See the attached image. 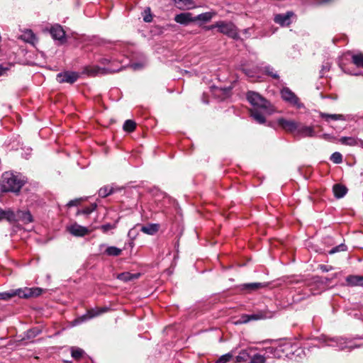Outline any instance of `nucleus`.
<instances>
[{
  "mask_svg": "<svg viewBox=\"0 0 363 363\" xmlns=\"http://www.w3.org/2000/svg\"><path fill=\"white\" fill-rule=\"evenodd\" d=\"M26 183V180L20 175L6 172L1 177L0 186L3 192H12L15 194H18Z\"/></svg>",
  "mask_w": 363,
  "mask_h": 363,
  "instance_id": "1",
  "label": "nucleus"
},
{
  "mask_svg": "<svg viewBox=\"0 0 363 363\" xmlns=\"http://www.w3.org/2000/svg\"><path fill=\"white\" fill-rule=\"evenodd\" d=\"M250 357V355L247 350H242L239 354L236 357L237 362H245Z\"/></svg>",
  "mask_w": 363,
  "mask_h": 363,
  "instance_id": "35",
  "label": "nucleus"
},
{
  "mask_svg": "<svg viewBox=\"0 0 363 363\" xmlns=\"http://www.w3.org/2000/svg\"><path fill=\"white\" fill-rule=\"evenodd\" d=\"M233 355L230 353H227L225 354L222 355L220 357L218 360L216 362V363H227L230 362V360L232 359Z\"/></svg>",
  "mask_w": 363,
  "mask_h": 363,
  "instance_id": "40",
  "label": "nucleus"
},
{
  "mask_svg": "<svg viewBox=\"0 0 363 363\" xmlns=\"http://www.w3.org/2000/svg\"><path fill=\"white\" fill-rule=\"evenodd\" d=\"M50 34L54 39L59 40L63 39L65 35V31L63 30L62 28L59 25H56L51 28Z\"/></svg>",
  "mask_w": 363,
  "mask_h": 363,
  "instance_id": "16",
  "label": "nucleus"
},
{
  "mask_svg": "<svg viewBox=\"0 0 363 363\" xmlns=\"http://www.w3.org/2000/svg\"><path fill=\"white\" fill-rule=\"evenodd\" d=\"M71 352L72 357L75 359H79L85 354L84 351L79 347H72Z\"/></svg>",
  "mask_w": 363,
  "mask_h": 363,
  "instance_id": "33",
  "label": "nucleus"
},
{
  "mask_svg": "<svg viewBox=\"0 0 363 363\" xmlns=\"http://www.w3.org/2000/svg\"><path fill=\"white\" fill-rule=\"evenodd\" d=\"M347 191V189L346 186L342 185V184H335L333 186V193L336 198H342Z\"/></svg>",
  "mask_w": 363,
  "mask_h": 363,
  "instance_id": "22",
  "label": "nucleus"
},
{
  "mask_svg": "<svg viewBox=\"0 0 363 363\" xmlns=\"http://www.w3.org/2000/svg\"><path fill=\"white\" fill-rule=\"evenodd\" d=\"M140 274H130V272H123L118 275V279L123 281H129L135 279H138Z\"/></svg>",
  "mask_w": 363,
  "mask_h": 363,
  "instance_id": "24",
  "label": "nucleus"
},
{
  "mask_svg": "<svg viewBox=\"0 0 363 363\" xmlns=\"http://www.w3.org/2000/svg\"><path fill=\"white\" fill-rule=\"evenodd\" d=\"M320 138L324 139V140H325L333 142V143L337 140V139H336V138L335 136L331 135L328 134V133L323 134L320 136Z\"/></svg>",
  "mask_w": 363,
  "mask_h": 363,
  "instance_id": "45",
  "label": "nucleus"
},
{
  "mask_svg": "<svg viewBox=\"0 0 363 363\" xmlns=\"http://www.w3.org/2000/svg\"><path fill=\"white\" fill-rule=\"evenodd\" d=\"M339 141L345 145L355 146L359 145V139L352 137H342Z\"/></svg>",
  "mask_w": 363,
  "mask_h": 363,
  "instance_id": "25",
  "label": "nucleus"
},
{
  "mask_svg": "<svg viewBox=\"0 0 363 363\" xmlns=\"http://www.w3.org/2000/svg\"><path fill=\"white\" fill-rule=\"evenodd\" d=\"M318 267L322 272H329L333 269V267L327 266L325 264H320Z\"/></svg>",
  "mask_w": 363,
  "mask_h": 363,
  "instance_id": "48",
  "label": "nucleus"
},
{
  "mask_svg": "<svg viewBox=\"0 0 363 363\" xmlns=\"http://www.w3.org/2000/svg\"><path fill=\"white\" fill-rule=\"evenodd\" d=\"M108 308H96V309H91L87 311V313L82 316V318L84 320L92 318L94 317L98 316L103 313H105L108 311Z\"/></svg>",
  "mask_w": 363,
  "mask_h": 363,
  "instance_id": "20",
  "label": "nucleus"
},
{
  "mask_svg": "<svg viewBox=\"0 0 363 363\" xmlns=\"http://www.w3.org/2000/svg\"><path fill=\"white\" fill-rule=\"evenodd\" d=\"M275 312L272 311L267 308L264 310L257 311L253 314H248L250 321L269 319L274 317Z\"/></svg>",
  "mask_w": 363,
  "mask_h": 363,
  "instance_id": "8",
  "label": "nucleus"
},
{
  "mask_svg": "<svg viewBox=\"0 0 363 363\" xmlns=\"http://www.w3.org/2000/svg\"><path fill=\"white\" fill-rule=\"evenodd\" d=\"M21 221L24 224H27L33 221V216L29 211L18 210L14 212L13 222Z\"/></svg>",
  "mask_w": 363,
  "mask_h": 363,
  "instance_id": "9",
  "label": "nucleus"
},
{
  "mask_svg": "<svg viewBox=\"0 0 363 363\" xmlns=\"http://www.w3.org/2000/svg\"><path fill=\"white\" fill-rule=\"evenodd\" d=\"M335 345H336V346H337V347H339V345H338V343H337V344H336ZM340 347L341 349H342V348H343L342 347H340Z\"/></svg>",
  "mask_w": 363,
  "mask_h": 363,
  "instance_id": "56",
  "label": "nucleus"
},
{
  "mask_svg": "<svg viewBox=\"0 0 363 363\" xmlns=\"http://www.w3.org/2000/svg\"><path fill=\"white\" fill-rule=\"evenodd\" d=\"M329 345H330V346H335V345H333V344H329Z\"/></svg>",
  "mask_w": 363,
  "mask_h": 363,
  "instance_id": "57",
  "label": "nucleus"
},
{
  "mask_svg": "<svg viewBox=\"0 0 363 363\" xmlns=\"http://www.w3.org/2000/svg\"><path fill=\"white\" fill-rule=\"evenodd\" d=\"M352 62L359 67H363V53H358L352 56Z\"/></svg>",
  "mask_w": 363,
  "mask_h": 363,
  "instance_id": "30",
  "label": "nucleus"
},
{
  "mask_svg": "<svg viewBox=\"0 0 363 363\" xmlns=\"http://www.w3.org/2000/svg\"><path fill=\"white\" fill-rule=\"evenodd\" d=\"M67 231L72 235L77 237H83L89 233L87 228L82 226L77 223H74L70 226H68Z\"/></svg>",
  "mask_w": 363,
  "mask_h": 363,
  "instance_id": "12",
  "label": "nucleus"
},
{
  "mask_svg": "<svg viewBox=\"0 0 363 363\" xmlns=\"http://www.w3.org/2000/svg\"><path fill=\"white\" fill-rule=\"evenodd\" d=\"M216 26L220 33L226 35L232 38H238V33L236 26L231 22L218 21Z\"/></svg>",
  "mask_w": 363,
  "mask_h": 363,
  "instance_id": "3",
  "label": "nucleus"
},
{
  "mask_svg": "<svg viewBox=\"0 0 363 363\" xmlns=\"http://www.w3.org/2000/svg\"><path fill=\"white\" fill-rule=\"evenodd\" d=\"M347 285L351 286H363V276L350 275L346 277Z\"/></svg>",
  "mask_w": 363,
  "mask_h": 363,
  "instance_id": "15",
  "label": "nucleus"
},
{
  "mask_svg": "<svg viewBox=\"0 0 363 363\" xmlns=\"http://www.w3.org/2000/svg\"><path fill=\"white\" fill-rule=\"evenodd\" d=\"M242 71L245 72V74L249 77H252V74H250V72L246 70L245 69H242Z\"/></svg>",
  "mask_w": 363,
  "mask_h": 363,
  "instance_id": "52",
  "label": "nucleus"
},
{
  "mask_svg": "<svg viewBox=\"0 0 363 363\" xmlns=\"http://www.w3.org/2000/svg\"><path fill=\"white\" fill-rule=\"evenodd\" d=\"M250 321L248 314H242L240 319L236 322V324H245Z\"/></svg>",
  "mask_w": 363,
  "mask_h": 363,
  "instance_id": "43",
  "label": "nucleus"
},
{
  "mask_svg": "<svg viewBox=\"0 0 363 363\" xmlns=\"http://www.w3.org/2000/svg\"><path fill=\"white\" fill-rule=\"evenodd\" d=\"M320 117L324 118L326 121H329L330 119L332 120H344V116L342 114H328L325 113H320Z\"/></svg>",
  "mask_w": 363,
  "mask_h": 363,
  "instance_id": "29",
  "label": "nucleus"
},
{
  "mask_svg": "<svg viewBox=\"0 0 363 363\" xmlns=\"http://www.w3.org/2000/svg\"><path fill=\"white\" fill-rule=\"evenodd\" d=\"M20 289H11L7 291H0V300L9 301L14 296H18Z\"/></svg>",
  "mask_w": 363,
  "mask_h": 363,
  "instance_id": "21",
  "label": "nucleus"
},
{
  "mask_svg": "<svg viewBox=\"0 0 363 363\" xmlns=\"http://www.w3.org/2000/svg\"><path fill=\"white\" fill-rule=\"evenodd\" d=\"M114 72L113 70H111L107 68L100 67L99 66H88L84 69L83 73L86 74L90 77H94L98 74H107Z\"/></svg>",
  "mask_w": 363,
  "mask_h": 363,
  "instance_id": "6",
  "label": "nucleus"
},
{
  "mask_svg": "<svg viewBox=\"0 0 363 363\" xmlns=\"http://www.w3.org/2000/svg\"><path fill=\"white\" fill-rule=\"evenodd\" d=\"M278 124L286 131L293 133L295 135L298 124L294 121L280 118Z\"/></svg>",
  "mask_w": 363,
  "mask_h": 363,
  "instance_id": "11",
  "label": "nucleus"
},
{
  "mask_svg": "<svg viewBox=\"0 0 363 363\" xmlns=\"http://www.w3.org/2000/svg\"><path fill=\"white\" fill-rule=\"evenodd\" d=\"M138 67V65L135 64L133 65L134 69H135Z\"/></svg>",
  "mask_w": 363,
  "mask_h": 363,
  "instance_id": "55",
  "label": "nucleus"
},
{
  "mask_svg": "<svg viewBox=\"0 0 363 363\" xmlns=\"http://www.w3.org/2000/svg\"><path fill=\"white\" fill-rule=\"evenodd\" d=\"M114 192V189L113 186H105L104 187H101L99 191V196L102 198H105L108 196V195L113 194Z\"/></svg>",
  "mask_w": 363,
  "mask_h": 363,
  "instance_id": "27",
  "label": "nucleus"
},
{
  "mask_svg": "<svg viewBox=\"0 0 363 363\" xmlns=\"http://www.w3.org/2000/svg\"><path fill=\"white\" fill-rule=\"evenodd\" d=\"M175 4L181 5L180 9H191L194 7L193 0H172Z\"/></svg>",
  "mask_w": 363,
  "mask_h": 363,
  "instance_id": "26",
  "label": "nucleus"
},
{
  "mask_svg": "<svg viewBox=\"0 0 363 363\" xmlns=\"http://www.w3.org/2000/svg\"><path fill=\"white\" fill-rule=\"evenodd\" d=\"M266 286H267V284L255 282V283L245 284L242 285L241 289L242 290H246L248 291H257L259 289L264 288Z\"/></svg>",
  "mask_w": 363,
  "mask_h": 363,
  "instance_id": "18",
  "label": "nucleus"
},
{
  "mask_svg": "<svg viewBox=\"0 0 363 363\" xmlns=\"http://www.w3.org/2000/svg\"><path fill=\"white\" fill-rule=\"evenodd\" d=\"M100 62L101 64L106 65L109 62V60L108 59L104 58Z\"/></svg>",
  "mask_w": 363,
  "mask_h": 363,
  "instance_id": "51",
  "label": "nucleus"
},
{
  "mask_svg": "<svg viewBox=\"0 0 363 363\" xmlns=\"http://www.w3.org/2000/svg\"><path fill=\"white\" fill-rule=\"evenodd\" d=\"M148 12H150V9H148ZM145 15L143 16L144 21L147 23L151 22L152 20V15L150 13H147V11H145Z\"/></svg>",
  "mask_w": 363,
  "mask_h": 363,
  "instance_id": "47",
  "label": "nucleus"
},
{
  "mask_svg": "<svg viewBox=\"0 0 363 363\" xmlns=\"http://www.w3.org/2000/svg\"><path fill=\"white\" fill-rule=\"evenodd\" d=\"M332 0H320V3H328L331 1Z\"/></svg>",
  "mask_w": 363,
  "mask_h": 363,
  "instance_id": "53",
  "label": "nucleus"
},
{
  "mask_svg": "<svg viewBox=\"0 0 363 363\" xmlns=\"http://www.w3.org/2000/svg\"><path fill=\"white\" fill-rule=\"evenodd\" d=\"M80 202H81V199L71 200L68 202L67 206L68 207L76 206L79 205L80 203Z\"/></svg>",
  "mask_w": 363,
  "mask_h": 363,
  "instance_id": "46",
  "label": "nucleus"
},
{
  "mask_svg": "<svg viewBox=\"0 0 363 363\" xmlns=\"http://www.w3.org/2000/svg\"><path fill=\"white\" fill-rule=\"evenodd\" d=\"M293 16L294 13L292 11H288L286 13L277 14L274 16V21L281 26H289L291 23V17Z\"/></svg>",
  "mask_w": 363,
  "mask_h": 363,
  "instance_id": "13",
  "label": "nucleus"
},
{
  "mask_svg": "<svg viewBox=\"0 0 363 363\" xmlns=\"http://www.w3.org/2000/svg\"><path fill=\"white\" fill-rule=\"evenodd\" d=\"M116 228L115 225L111 223H106L102 225L99 228L102 230L104 233H107L108 230L114 229Z\"/></svg>",
  "mask_w": 363,
  "mask_h": 363,
  "instance_id": "44",
  "label": "nucleus"
},
{
  "mask_svg": "<svg viewBox=\"0 0 363 363\" xmlns=\"http://www.w3.org/2000/svg\"><path fill=\"white\" fill-rule=\"evenodd\" d=\"M19 298H28L31 297H38L42 294L43 289L39 287L19 289Z\"/></svg>",
  "mask_w": 363,
  "mask_h": 363,
  "instance_id": "7",
  "label": "nucleus"
},
{
  "mask_svg": "<svg viewBox=\"0 0 363 363\" xmlns=\"http://www.w3.org/2000/svg\"><path fill=\"white\" fill-rule=\"evenodd\" d=\"M6 220L9 223H13L14 220V211L11 208L3 209L0 208V221Z\"/></svg>",
  "mask_w": 363,
  "mask_h": 363,
  "instance_id": "17",
  "label": "nucleus"
},
{
  "mask_svg": "<svg viewBox=\"0 0 363 363\" xmlns=\"http://www.w3.org/2000/svg\"><path fill=\"white\" fill-rule=\"evenodd\" d=\"M79 78V74L74 72H64L57 74L56 79L59 83H74Z\"/></svg>",
  "mask_w": 363,
  "mask_h": 363,
  "instance_id": "5",
  "label": "nucleus"
},
{
  "mask_svg": "<svg viewBox=\"0 0 363 363\" xmlns=\"http://www.w3.org/2000/svg\"><path fill=\"white\" fill-rule=\"evenodd\" d=\"M213 15L212 13L206 12L194 17V21H201L203 22H208L211 21V19L213 18Z\"/></svg>",
  "mask_w": 363,
  "mask_h": 363,
  "instance_id": "28",
  "label": "nucleus"
},
{
  "mask_svg": "<svg viewBox=\"0 0 363 363\" xmlns=\"http://www.w3.org/2000/svg\"><path fill=\"white\" fill-rule=\"evenodd\" d=\"M247 99L255 108H260L265 114L271 115L275 111L274 106L257 92L249 91Z\"/></svg>",
  "mask_w": 363,
  "mask_h": 363,
  "instance_id": "2",
  "label": "nucleus"
},
{
  "mask_svg": "<svg viewBox=\"0 0 363 363\" xmlns=\"http://www.w3.org/2000/svg\"><path fill=\"white\" fill-rule=\"evenodd\" d=\"M215 28H217L216 26V23L215 24H213L211 26H206L203 27V28L206 30H212Z\"/></svg>",
  "mask_w": 363,
  "mask_h": 363,
  "instance_id": "49",
  "label": "nucleus"
},
{
  "mask_svg": "<svg viewBox=\"0 0 363 363\" xmlns=\"http://www.w3.org/2000/svg\"><path fill=\"white\" fill-rule=\"evenodd\" d=\"M159 230L158 224H148L141 227V231L147 235H154Z\"/></svg>",
  "mask_w": 363,
  "mask_h": 363,
  "instance_id": "23",
  "label": "nucleus"
},
{
  "mask_svg": "<svg viewBox=\"0 0 363 363\" xmlns=\"http://www.w3.org/2000/svg\"><path fill=\"white\" fill-rule=\"evenodd\" d=\"M7 70V68L3 67L2 65H0V76L4 74Z\"/></svg>",
  "mask_w": 363,
  "mask_h": 363,
  "instance_id": "50",
  "label": "nucleus"
},
{
  "mask_svg": "<svg viewBox=\"0 0 363 363\" xmlns=\"http://www.w3.org/2000/svg\"><path fill=\"white\" fill-rule=\"evenodd\" d=\"M266 361L265 357L259 354H254L250 359V363H264Z\"/></svg>",
  "mask_w": 363,
  "mask_h": 363,
  "instance_id": "36",
  "label": "nucleus"
},
{
  "mask_svg": "<svg viewBox=\"0 0 363 363\" xmlns=\"http://www.w3.org/2000/svg\"><path fill=\"white\" fill-rule=\"evenodd\" d=\"M174 21L182 25H187L190 22H194V17L191 13H182L174 17Z\"/></svg>",
  "mask_w": 363,
  "mask_h": 363,
  "instance_id": "14",
  "label": "nucleus"
},
{
  "mask_svg": "<svg viewBox=\"0 0 363 363\" xmlns=\"http://www.w3.org/2000/svg\"><path fill=\"white\" fill-rule=\"evenodd\" d=\"M23 40L33 43L34 40H35V36L31 30H28L24 34Z\"/></svg>",
  "mask_w": 363,
  "mask_h": 363,
  "instance_id": "41",
  "label": "nucleus"
},
{
  "mask_svg": "<svg viewBox=\"0 0 363 363\" xmlns=\"http://www.w3.org/2000/svg\"><path fill=\"white\" fill-rule=\"evenodd\" d=\"M40 332H41V330L40 329H38V328L30 329L27 331L26 337L28 339L33 338V337H36L38 335H39L40 333Z\"/></svg>",
  "mask_w": 363,
  "mask_h": 363,
  "instance_id": "37",
  "label": "nucleus"
},
{
  "mask_svg": "<svg viewBox=\"0 0 363 363\" xmlns=\"http://www.w3.org/2000/svg\"><path fill=\"white\" fill-rule=\"evenodd\" d=\"M281 96L284 101L296 106L297 108L303 106V104L300 103L298 96L288 87H284L281 90Z\"/></svg>",
  "mask_w": 363,
  "mask_h": 363,
  "instance_id": "4",
  "label": "nucleus"
},
{
  "mask_svg": "<svg viewBox=\"0 0 363 363\" xmlns=\"http://www.w3.org/2000/svg\"><path fill=\"white\" fill-rule=\"evenodd\" d=\"M264 72L267 74L271 76L274 79H279V75L276 72H274L273 67H272L270 66H266L264 67Z\"/></svg>",
  "mask_w": 363,
  "mask_h": 363,
  "instance_id": "42",
  "label": "nucleus"
},
{
  "mask_svg": "<svg viewBox=\"0 0 363 363\" xmlns=\"http://www.w3.org/2000/svg\"><path fill=\"white\" fill-rule=\"evenodd\" d=\"M347 249V246L345 245V244H340L333 248H332L330 251H329V254L330 255H333V254H335L337 252H344V251H346Z\"/></svg>",
  "mask_w": 363,
  "mask_h": 363,
  "instance_id": "38",
  "label": "nucleus"
},
{
  "mask_svg": "<svg viewBox=\"0 0 363 363\" xmlns=\"http://www.w3.org/2000/svg\"><path fill=\"white\" fill-rule=\"evenodd\" d=\"M330 160L335 163V164H340L342 162V155L338 152H335L332 154L330 157Z\"/></svg>",
  "mask_w": 363,
  "mask_h": 363,
  "instance_id": "39",
  "label": "nucleus"
},
{
  "mask_svg": "<svg viewBox=\"0 0 363 363\" xmlns=\"http://www.w3.org/2000/svg\"><path fill=\"white\" fill-rule=\"evenodd\" d=\"M264 113H265L262 110V111H259L257 108H253L250 110V116L251 117L258 123L262 124L265 122V117L264 116Z\"/></svg>",
  "mask_w": 363,
  "mask_h": 363,
  "instance_id": "19",
  "label": "nucleus"
},
{
  "mask_svg": "<svg viewBox=\"0 0 363 363\" xmlns=\"http://www.w3.org/2000/svg\"><path fill=\"white\" fill-rule=\"evenodd\" d=\"M359 145L363 147V140H359Z\"/></svg>",
  "mask_w": 363,
  "mask_h": 363,
  "instance_id": "54",
  "label": "nucleus"
},
{
  "mask_svg": "<svg viewBox=\"0 0 363 363\" xmlns=\"http://www.w3.org/2000/svg\"><path fill=\"white\" fill-rule=\"evenodd\" d=\"M97 207L96 203H91L89 206L85 207L81 211H78L77 214L89 215Z\"/></svg>",
  "mask_w": 363,
  "mask_h": 363,
  "instance_id": "34",
  "label": "nucleus"
},
{
  "mask_svg": "<svg viewBox=\"0 0 363 363\" xmlns=\"http://www.w3.org/2000/svg\"><path fill=\"white\" fill-rule=\"evenodd\" d=\"M136 123L132 120H126L123 124V130L129 133L134 131Z\"/></svg>",
  "mask_w": 363,
  "mask_h": 363,
  "instance_id": "32",
  "label": "nucleus"
},
{
  "mask_svg": "<svg viewBox=\"0 0 363 363\" xmlns=\"http://www.w3.org/2000/svg\"><path fill=\"white\" fill-rule=\"evenodd\" d=\"M315 136L314 128L313 126L307 125H298V128L295 133V137H310L313 138Z\"/></svg>",
  "mask_w": 363,
  "mask_h": 363,
  "instance_id": "10",
  "label": "nucleus"
},
{
  "mask_svg": "<svg viewBox=\"0 0 363 363\" xmlns=\"http://www.w3.org/2000/svg\"><path fill=\"white\" fill-rule=\"evenodd\" d=\"M122 250L114 246L108 247L105 253L108 256H118L121 254Z\"/></svg>",
  "mask_w": 363,
  "mask_h": 363,
  "instance_id": "31",
  "label": "nucleus"
}]
</instances>
